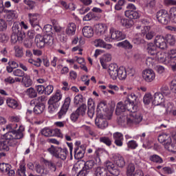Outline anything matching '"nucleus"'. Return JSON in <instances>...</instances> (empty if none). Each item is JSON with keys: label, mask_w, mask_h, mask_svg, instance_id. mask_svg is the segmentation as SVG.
<instances>
[{"label": "nucleus", "mask_w": 176, "mask_h": 176, "mask_svg": "<svg viewBox=\"0 0 176 176\" xmlns=\"http://www.w3.org/2000/svg\"><path fill=\"white\" fill-rule=\"evenodd\" d=\"M149 160L153 162V163H156L157 164H162L164 162L163 158L156 154L150 155Z\"/></svg>", "instance_id": "obj_37"}, {"label": "nucleus", "mask_w": 176, "mask_h": 176, "mask_svg": "<svg viewBox=\"0 0 176 176\" xmlns=\"http://www.w3.org/2000/svg\"><path fill=\"white\" fill-rule=\"evenodd\" d=\"M94 46H96V47H104V46L105 45V41H104V40L101 39V38H96L94 41Z\"/></svg>", "instance_id": "obj_58"}, {"label": "nucleus", "mask_w": 176, "mask_h": 176, "mask_svg": "<svg viewBox=\"0 0 176 176\" xmlns=\"http://www.w3.org/2000/svg\"><path fill=\"white\" fill-rule=\"evenodd\" d=\"M35 107L34 108V112L36 113V115H41V113H43V111H45V104L43 103H36V104H34Z\"/></svg>", "instance_id": "obj_33"}, {"label": "nucleus", "mask_w": 176, "mask_h": 176, "mask_svg": "<svg viewBox=\"0 0 176 176\" xmlns=\"http://www.w3.org/2000/svg\"><path fill=\"white\" fill-rule=\"evenodd\" d=\"M28 19L30 25H36L41 21V15L36 13H29Z\"/></svg>", "instance_id": "obj_17"}, {"label": "nucleus", "mask_w": 176, "mask_h": 176, "mask_svg": "<svg viewBox=\"0 0 176 176\" xmlns=\"http://www.w3.org/2000/svg\"><path fill=\"white\" fill-rule=\"evenodd\" d=\"M76 32V25L74 23H68L66 29L65 34L67 36H74Z\"/></svg>", "instance_id": "obj_20"}, {"label": "nucleus", "mask_w": 176, "mask_h": 176, "mask_svg": "<svg viewBox=\"0 0 176 176\" xmlns=\"http://www.w3.org/2000/svg\"><path fill=\"white\" fill-rule=\"evenodd\" d=\"M41 134L42 135H44V137H53L52 129L50 128H44L42 129Z\"/></svg>", "instance_id": "obj_52"}, {"label": "nucleus", "mask_w": 176, "mask_h": 176, "mask_svg": "<svg viewBox=\"0 0 176 176\" xmlns=\"http://www.w3.org/2000/svg\"><path fill=\"white\" fill-rule=\"evenodd\" d=\"M82 20L83 21H90V20H98V16H97V14L93 12H90L82 18Z\"/></svg>", "instance_id": "obj_36"}, {"label": "nucleus", "mask_w": 176, "mask_h": 176, "mask_svg": "<svg viewBox=\"0 0 176 176\" xmlns=\"http://www.w3.org/2000/svg\"><path fill=\"white\" fill-rule=\"evenodd\" d=\"M14 50L15 52V56L19 58L23 57V47L16 45L14 47Z\"/></svg>", "instance_id": "obj_54"}, {"label": "nucleus", "mask_w": 176, "mask_h": 176, "mask_svg": "<svg viewBox=\"0 0 176 176\" xmlns=\"http://www.w3.org/2000/svg\"><path fill=\"white\" fill-rule=\"evenodd\" d=\"M138 98L136 96L135 94L131 93L128 96L127 100H126L125 101L126 104H129V102L135 103L137 102Z\"/></svg>", "instance_id": "obj_55"}, {"label": "nucleus", "mask_w": 176, "mask_h": 176, "mask_svg": "<svg viewBox=\"0 0 176 176\" xmlns=\"http://www.w3.org/2000/svg\"><path fill=\"white\" fill-rule=\"evenodd\" d=\"M96 162H94V160H88L85 163V166L83 167V168H85V170H91L92 168H94V166H96Z\"/></svg>", "instance_id": "obj_47"}, {"label": "nucleus", "mask_w": 176, "mask_h": 176, "mask_svg": "<svg viewBox=\"0 0 176 176\" xmlns=\"http://www.w3.org/2000/svg\"><path fill=\"white\" fill-rule=\"evenodd\" d=\"M113 159L114 163H116V166L120 167V168H123V167L126 166V161H124V158L122 155L119 154H113Z\"/></svg>", "instance_id": "obj_15"}, {"label": "nucleus", "mask_w": 176, "mask_h": 176, "mask_svg": "<svg viewBox=\"0 0 176 176\" xmlns=\"http://www.w3.org/2000/svg\"><path fill=\"white\" fill-rule=\"evenodd\" d=\"M46 101V97L41 96L37 98L33 99L30 101V105H35V104H42V102Z\"/></svg>", "instance_id": "obj_44"}, {"label": "nucleus", "mask_w": 176, "mask_h": 176, "mask_svg": "<svg viewBox=\"0 0 176 176\" xmlns=\"http://www.w3.org/2000/svg\"><path fill=\"white\" fill-rule=\"evenodd\" d=\"M99 141L107 145V146H111L112 145V140L107 136L100 137Z\"/></svg>", "instance_id": "obj_46"}, {"label": "nucleus", "mask_w": 176, "mask_h": 176, "mask_svg": "<svg viewBox=\"0 0 176 176\" xmlns=\"http://www.w3.org/2000/svg\"><path fill=\"white\" fill-rule=\"evenodd\" d=\"M53 90H54L53 85H47V87H44V94L45 96H50L52 93H53Z\"/></svg>", "instance_id": "obj_61"}, {"label": "nucleus", "mask_w": 176, "mask_h": 176, "mask_svg": "<svg viewBox=\"0 0 176 176\" xmlns=\"http://www.w3.org/2000/svg\"><path fill=\"white\" fill-rule=\"evenodd\" d=\"M125 16L131 20H136L137 19H140V14L135 10H126Z\"/></svg>", "instance_id": "obj_27"}, {"label": "nucleus", "mask_w": 176, "mask_h": 176, "mask_svg": "<svg viewBox=\"0 0 176 176\" xmlns=\"http://www.w3.org/2000/svg\"><path fill=\"white\" fill-rule=\"evenodd\" d=\"M95 174L96 176H110L108 175V170L107 168L98 166L95 170Z\"/></svg>", "instance_id": "obj_31"}, {"label": "nucleus", "mask_w": 176, "mask_h": 176, "mask_svg": "<svg viewBox=\"0 0 176 176\" xmlns=\"http://www.w3.org/2000/svg\"><path fill=\"white\" fill-rule=\"evenodd\" d=\"M158 141L160 142V144H163L164 146H165L166 144H170V142H172L171 137L166 133L160 135L158 136Z\"/></svg>", "instance_id": "obj_23"}, {"label": "nucleus", "mask_w": 176, "mask_h": 176, "mask_svg": "<svg viewBox=\"0 0 176 176\" xmlns=\"http://www.w3.org/2000/svg\"><path fill=\"white\" fill-rule=\"evenodd\" d=\"M13 75L14 76H17L18 78H24L25 73L20 69H16L13 71Z\"/></svg>", "instance_id": "obj_60"}, {"label": "nucleus", "mask_w": 176, "mask_h": 176, "mask_svg": "<svg viewBox=\"0 0 176 176\" xmlns=\"http://www.w3.org/2000/svg\"><path fill=\"white\" fill-rule=\"evenodd\" d=\"M87 109V106L85 104H82L80 107H79L76 110V113L79 115V116H85L86 115V111Z\"/></svg>", "instance_id": "obj_43"}, {"label": "nucleus", "mask_w": 176, "mask_h": 176, "mask_svg": "<svg viewBox=\"0 0 176 176\" xmlns=\"http://www.w3.org/2000/svg\"><path fill=\"white\" fill-rule=\"evenodd\" d=\"M164 102V96L160 92H157L154 94V99L152 102L153 105L158 106L163 105Z\"/></svg>", "instance_id": "obj_18"}, {"label": "nucleus", "mask_w": 176, "mask_h": 176, "mask_svg": "<svg viewBox=\"0 0 176 176\" xmlns=\"http://www.w3.org/2000/svg\"><path fill=\"white\" fill-rule=\"evenodd\" d=\"M142 78L147 83H151L155 80L156 74L152 69H146L142 72Z\"/></svg>", "instance_id": "obj_8"}, {"label": "nucleus", "mask_w": 176, "mask_h": 176, "mask_svg": "<svg viewBox=\"0 0 176 176\" xmlns=\"http://www.w3.org/2000/svg\"><path fill=\"white\" fill-rule=\"evenodd\" d=\"M164 38L165 41L170 45V46H174V45H175V37L173 34H166Z\"/></svg>", "instance_id": "obj_41"}, {"label": "nucleus", "mask_w": 176, "mask_h": 176, "mask_svg": "<svg viewBox=\"0 0 176 176\" xmlns=\"http://www.w3.org/2000/svg\"><path fill=\"white\" fill-rule=\"evenodd\" d=\"M7 14V19H8V20H13L14 19H17V15L16 14V11L14 10H7L6 11Z\"/></svg>", "instance_id": "obj_57"}, {"label": "nucleus", "mask_w": 176, "mask_h": 176, "mask_svg": "<svg viewBox=\"0 0 176 176\" xmlns=\"http://www.w3.org/2000/svg\"><path fill=\"white\" fill-rule=\"evenodd\" d=\"M117 74L118 78L120 79V80H124V79L127 78V72H126V69H124L123 67L118 68V72Z\"/></svg>", "instance_id": "obj_35"}, {"label": "nucleus", "mask_w": 176, "mask_h": 176, "mask_svg": "<svg viewBox=\"0 0 176 176\" xmlns=\"http://www.w3.org/2000/svg\"><path fill=\"white\" fill-rule=\"evenodd\" d=\"M119 71V67L115 63H111L109 65L108 74L113 80L118 79V72Z\"/></svg>", "instance_id": "obj_12"}, {"label": "nucleus", "mask_w": 176, "mask_h": 176, "mask_svg": "<svg viewBox=\"0 0 176 176\" xmlns=\"http://www.w3.org/2000/svg\"><path fill=\"white\" fill-rule=\"evenodd\" d=\"M164 148L169 152H173V153H175L176 152V145L171 144V142L166 143L164 146Z\"/></svg>", "instance_id": "obj_56"}, {"label": "nucleus", "mask_w": 176, "mask_h": 176, "mask_svg": "<svg viewBox=\"0 0 176 176\" xmlns=\"http://www.w3.org/2000/svg\"><path fill=\"white\" fill-rule=\"evenodd\" d=\"M117 46L118 47H122L123 49H128L131 50L133 49V45L130 42L127 40H125L124 41L120 42L117 44Z\"/></svg>", "instance_id": "obj_38"}, {"label": "nucleus", "mask_w": 176, "mask_h": 176, "mask_svg": "<svg viewBox=\"0 0 176 176\" xmlns=\"http://www.w3.org/2000/svg\"><path fill=\"white\" fill-rule=\"evenodd\" d=\"M82 32L85 38H93L94 35V30L91 26H85L82 29Z\"/></svg>", "instance_id": "obj_22"}, {"label": "nucleus", "mask_w": 176, "mask_h": 176, "mask_svg": "<svg viewBox=\"0 0 176 176\" xmlns=\"http://www.w3.org/2000/svg\"><path fill=\"white\" fill-rule=\"evenodd\" d=\"M127 111L126 106V100L123 102H119L117 104L116 113V115H120L122 112H126Z\"/></svg>", "instance_id": "obj_26"}, {"label": "nucleus", "mask_w": 176, "mask_h": 176, "mask_svg": "<svg viewBox=\"0 0 176 176\" xmlns=\"http://www.w3.org/2000/svg\"><path fill=\"white\" fill-rule=\"evenodd\" d=\"M44 41L45 45H47L48 46H53V43H54V38H53L52 34H45Z\"/></svg>", "instance_id": "obj_40"}, {"label": "nucleus", "mask_w": 176, "mask_h": 176, "mask_svg": "<svg viewBox=\"0 0 176 176\" xmlns=\"http://www.w3.org/2000/svg\"><path fill=\"white\" fill-rule=\"evenodd\" d=\"M34 170H36L37 174H40L41 175H47V174H49V170L45 169V166L41 165L38 162L34 164Z\"/></svg>", "instance_id": "obj_19"}, {"label": "nucleus", "mask_w": 176, "mask_h": 176, "mask_svg": "<svg viewBox=\"0 0 176 176\" xmlns=\"http://www.w3.org/2000/svg\"><path fill=\"white\" fill-rule=\"evenodd\" d=\"M153 97L151 94H146L143 98V102L145 105H149L150 102H152Z\"/></svg>", "instance_id": "obj_51"}, {"label": "nucleus", "mask_w": 176, "mask_h": 176, "mask_svg": "<svg viewBox=\"0 0 176 176\" xmlns=\"http://www.w3.org/2000/svg\"><path fill=\"white\" fill-rule=\"evenodd\" d=\"M162 105L166 109L167 113H171V112H173V109L174 108L173 103L166 101V102H164V104H163Z\"/></svg>", "instance_id": "obj_53"}, {"label": "nucleus", "mask_w": 176, "mask_h": 176, "mask_svg": "<svg viewBox=\"0 0 176 176\" xmlns=\"http://www.w3.org/2000/svg\"><path fill=\"white\" fill-rule=\"evenodd\" d=\"M154 43L155 46L161 49V50H166V49H167V43H166L164 36L157 35L155 37Z\"/></svg>", "instance_id": "obj_9"}, {"label": "nucleus", "mask_w": 176, "mask_h": 176, "mask_svg": "<svg viewBox=\"0 0 176 176\" xmlns=\"http://www.w3.org/2000/svg\"><path fill=\"white\" fill-rule=\"evenodd\" d=\"M63 98V94H61V91L57 90L56 93L50 98L48 100V111L50 113H53L58 109V107H60V101Z\"/></svg>", "instance_id": "obj_2"}, {"label": "nucleus", "mask_w": 176, "mask_h": 176, "mask_svg": "<svg viewBox=\"0 0 176 176\" xmlns=\"http://www.w3.org/2000/svg\"><path fill=\"white\" fill-rule=\"evenodd\" d=\"M28 62L29 63V64H32V65H34V67H41V65L42 64V59L38 58L35 60L32 58H30V59H28Z\"/></svg>", "instance_id": "obj_50"}, {"label": "nucleus", "mask_w": 176, "mask_h": 176, "mask_svg": "<svg viewBox=\"0 0 176 176\" xmlns=\"http://www.w3.org/2000/svg\"><path fill=\"white\" fill-rule=\"evenodd\" d=\"M130 118L127 120V123H140L142 120V117L140 113L135 111L133 113H131L129 115Z\"/></svg>", "instance_id": "obj_14"}, {"label": "nucleus", "mask_w": 176, "mask_h": 176, "mask_svg": "<svg viewBox=\"0 0 176 176\" xmlns=\"http://www.w3.org/2000/svg\"><path fill=\"white\" fill-rule=\"evenodd\" d=\"M21 82L23 86H24V87H30V86L33 83L32 80L31 79V77L28 74H25L22 78Z\"/></svg>", "instance_id": "obj_30"}, {"label": "nucleus", "mask_w": 176, "mask_h": 176, "mask_svg": "<svg viewBox=\"0 0 176 176\" xmlns=\"http://www.w3.org/2000/svg\"><path fill=\"white\" fill-rule=\"evenodd\" d=\"M107 108V102L104 101H102L100 102L98 105V109L96 111V113H98V112H100V113H101L102 111H105V109Z\"/></svg>", "instance_id": "obj_59"}, {"label": "nucleus", "mask_w": 176, "mask_h": 176, "mask_svg": "<svg viewBox=\"0 0 176 176\" xmlns=\"http://www.w3.org/2000/svg\"><path fill=\"white\" fill-rule=\"evenodd\" d=\"M47 151L50 155L56 157V159H61L62 160H65L67 159V155H68V150L67 148H61L58 146H51Z\"/></svg>", "instance_id": "obj_4"}, {"label": "nucleus", "mask_w": 176, "mask_h": 176, "mask_svg": "<svg viewBox=\"0 0 176 176\" xmlns=\"http://www.w3.org/2000/svg\"><path fill=\"white\" fill-rule=\"evenodd\" d=\"M6 102L10 108H13L14 109H16V107H19V103H17V101L14 99L8 98L7 99Z\"/></svg>", "instance_id": "obj_48"}, {"label": "nucleus", "mask_w": 176, "mask_h": 176, "mask_svg": "<svg viewBox=\"0 0 176 176\" xmlns=\"http://www.w3.org/2000/svg\"><path fill=\"white\" fill-rule=\"evenodd\" d=\"M43 163L47 166L50 173H56L57 171V165L52 160H43Z\"/></svg>", "instance_id": "obj_24"}, {"label": "nucleus", "mask_w": 176, "mask_h": 176, "mask_svg": "<svg viewBox=\"0 0 176 176\" xmlns=\"http://www.w3.org/2000/svg\"><path fill=\"white\" fill-rule=\"evenodd\" d=\"M23 135L21 132H7L0 141V151H9V146L14 148L19 145L17 140H21Z\"/></svg>", "instance_id": "obj_1"}, {"label": "nucleus", "mask_w": 176, "mask_h": 176, "mask_svg": "<svg viewBox=\"0 0 176 176\" xmlns=\"http://www.w3.org/2000/svg\"><path fill=\"white\" fill-rule=\"evenodd\" d=\"M170 16L169 19L172 23H175L176 24V8L173 7L169 10Z\"/></svg>", "instance_id": "obj_45"}, {"label": "nucleus", "mask_w": 176, "mask_h": 176, "mask_svg": "<svg viewBox=\"0 0 176 176\" xmlns=\"http://www.w3.org/2000/svg\"><path fill=\"white\" fill-rule=\"evenodd\" d=\"M12 34L11 35V43H17L21 42L25 38V33L21 30V28L19 26V23H14L12 28Z\"/></svg>", "instance_id": "obj_3"}, {"label": "nucleus", "mask_w": 176, "mask_h": 176, "mask_svg": "<svg viewBox=\"0 0 176 176\" xmlns=\"http://www.w3.org/2000/svg\"><path fill=\"white\" fill-rule=\"evenodd\" d=\"M104 167H106V169L110 173V174H111V175H120V170L115 166V164H113L112 162L106 161L104 162Z\"/></svg>", "instance_id": "obj_10"}, {"label": "nucleus", "mask_w": 176, "mask_h": 176, "mask_svg": "<svg viewBox=\"0 0 176 176\" xmlns=\"http://www.w3.org/2000/svg\"><path fill=\"white\" fill-rule=\"evenodd\" d=\"M86 148H82V146H77L74 148V157L76 160H80V159H83L85 157V151Z\"/></svg>", "instance_id": "obj_21"}, {"label": "nucleus", "mask_w": 176, "mask_h": 176, "mask_svg": "<svg viewBox=\"0 0 176 176\" xmlns=\"http://www.w3.org/2000/svg\"><path fill=\"white\" fill-rule=\"evenodd\" d=\"M35 42L36 43L37 47H38L39 49H43V47H45V45H46L45 43L44 36H42L39 34L36 35Z\"/></svg>", "instance_id": "obj_25"}, {"label": "nucleus", "mask_w": 176, "mask_h": 176, "mask_svg": "<svg viewBox=\"0 0 176 176\" xmlns=\"http://www.w3.org/2000/svg\"><path fill=\"white\" fill-rule=\"evenodd\" d=\"M11 168L12 166L9 164H0V173H2L3 174L7 173L8 176H14L16 173L14 172V170Z\"/></svg>", "instance_id": "obj_11"}, {"label": "nucleus", "mask_w": 176, "mask_h": 176, "mask_svg": "<svg viewBox=\"0 0 176 176\" xmlns=\"http://www.w3.org/2000/svg\"><path fill=\"white\" fill-rule=\"evenodd\" d=\"M168 58H169V60H170V64H171L172 60L173 61L176 60V50H170V52H168Z\"/></svg>", "instance_id": "obj_63"}, {"label": "nucleus", "mask_w": 176, "mask_h": 176, "mask_svg": "<svg viewBox=\"0 0 176 176\" xmlns=\"http://www.w3.org/2000/svg\"><path fill=\"white\" fill-rule=\"evenodd\" d=\"M110 35L111 37H106L104 38V41L106 42H111V41H117V42H119V41H123V39H126V34L123 33L122 31L119 30H115L114 28L110 29Z\"/></svg>", "instance_id": "obj_5"}, {"label": "nucleus", "mask_w": 176, "mask_h": 176, "mask_svg": "<svg viewBox=\"0 0 176 176\" xmlns=\"http://www.w3.org/2000/svg\"><path fill=\"white\" fill-rule=\"evenodd\" d=\"M135 166L133 164H129L126 167V176H134L135 175Z\"/></svg>", "instance_id": "obj_39"}, {"label": "nucleus", "mask_w": 176, "mask_h": 176, "mask_svg": "<svg viewBox=\"0 0 176 176\" xmlns=\"http://www.w3.org/2000/svg\"><path fill=\"white\" fill-rule=\"evenodd\" d=\"M95 124L98 129H101L102 130L108 127V122H107V120L104 119V116H102V113H100V111L96 113Z\"/></svg>", "instance_id": "obj_7"}, {"label": "nucleus", "mask_w": 176, "mask_h": 176, "mask_svg": "<svg viewBox=\"0 0 176 176\" xmlns=\"http://www.w3.org/2000/svg\"><path fill=\"white\" fill-rule=\"evenodd\" d=\"M25 94L29 98H36L38 97V92L34 87L27 89Z\"/></svg>", "instance_id": "obj_34"}, {"label": "nucleus", "mask_w": 176, "mask_h": 176, "mask_svg": "<svg viewBox=\"0 0 176 176\" xmlns=\"http://www.w3.org/2000/svg\"><path fill=\"white\" fill-rule=\"evenodd\" d=\"M160 94H162L164 97L170 96V94H171V91L170 90V88H168V86L167 85H163L160 89Z\"/></svg>", "instance_id": "obj_49"}, {"label": "nucleus", "mask_w": 176, "mask_h": 176, "mask_svg": "<svg viewBox=\"0 0 176 176\" xmlns=\"http://www.w3.org/2000/svg\"><path fill=\"white\" fill-rule=\"evenodd\" d=\"M107 30V25L104 23H100L96 25V32L97 35H104Z\"/></svg>", "instance_id": "obj_28"}, {"label": "nucleus", "mask_w": 176, "mask_h": 176, "mask_svg": "<svg viewBox=\"0 0 176 176\" xmlns=\"http://www.w3.org/2000/svg\"><path fill=\"white\" fill-rule=\"evenodd\" d=\"M155 60H157L160 63H164V64H171V60L168 57H166V54L162 52H158L155 57Z\"/></svg>", "instance_id": "obj_16"}, {"label": "nucleus", "mask_w": 176, "mask_h": 176, "mask_svg": "<svg viewBox=\"0 0 176 176\" xmlns=\"http://www.w3.org/2000/svg\"><path fill=\"white\" fill-rule=\"evenodd\" d=\"M74 102L75 105H79V104H82V102H83V96L76 95L74 97Z\"/></svg>", "instance_id": "obj_62"}, {"label": "nucleus", "mask_w": 176, "mask_h": 176, "mask_svg": "<svg viewBox=\"0 0 176 176\" xmlns=\"http://www.w3.org/2000/svg\"><path fill=\"white\" fill-rule=\"evenodd\" d=\"M157 20L161 24L167 25L170 23V15L166 10H160L156 14Z\"/></svg>", "instance_id": "obj_6"}, {"label": "nucleus", "mask_w": 176, "mask_h": 176, "mask_svg": "<svg viewBox=\"0 0 176 176\" xmlns=\"http://www.w3.org/2000/svg\"><path fill=\"white\" fill-rule=\"evenodd\" d=\"M147 52L151 56H156L159 52H157V47L155 44L150 43L147 45Z\"/></svg>", "instance_id": "obj_29"}, {"label": "nucleus", "mask_w": 176, "mask_h": 176, "mask_svg": "<svg viewBox=\"0 0 176 176\" xmlns=\"http://www.w3.org/2000/svg\"><path fill=\"white\" fill-rule=\"evenodd\" d=\"M120 23L122 25H123V27H126V28H131V27L133 26V24H134L133 19H122Z\"/></svg>", "instance_id": "obj_42"}, {"label": "nucleus", "mask_w": 176, "mask_h": 176, "mask_svg": "<svg viewBox=\"0 0 176 176\" xmlns=\"http://www.w3.org/2000/svg\"><path fill=\"white\" fill-rule=\"evenodd\" d=\"M125 105L126 107V111H129L131 113L138 111V106L135 105V103L134 102H129V103H126L125 100Z\"/></svg>", "instance_id": "obj_32"}, {"label": "nucleus", "mask_w": 176, "mask_h": 176, "mask_svg": "<svg viewBox=\"0 0 176 176\" xmlns=\"http://www.w3.org/2000/svg\"><path fill=\"white\" fill-rule=\"evenodd\" d=\"M67 112H68L67 109H65L64 107H61L60 110L57 113L58 118L63 119V118H64V116L67 115Z\"/></svg>", "instance_id": "obj_64"}, {"label": "nucleus", "mask_w": 176, "mask_h": 176, "mask_svg": "<svg viewBox=\"0 0 176 176\" xmlns=\"http://www.w3.org/2000/svg\"><path fill=\"white\" fill-rule=\"evenodd\" d=\"M6 129L8 133H21L24 137L25 128L23 126H20L19 129L16 131V129H17V124H9L6 126Z\"/></svg>", "instance_id": "obj_13"}]
</instances>
